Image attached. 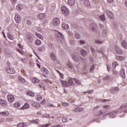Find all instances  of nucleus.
I'll list each match as a JSON object with an SVG mask.
<instances>
[{
  "instance_id": "nucleus-7",
  "label": "nucleus",
  "mask_w": 127,
  "mask_h": 127,
  "mask_svg": "<svg viewBox=\"0 0 127 127\" xmlns=\"http://www.w3.org/2000/svg\"><path fill=\"white\" fill-rule=\"evenodd\" d=\"M67 87H70V86H73L74 82L73 81V79L71 77H70L67 82Z\"/></svg>"
},
{
  "instance_id": "nucleus-59",
  "label": "nucleus",
  "mask_w": 127,
  "mask_h": 127,
  "mask_svg": "<svg viewBox=\"0 0 127 127\" xmlns=\"http://www.w3.org/2000/svg\"><path fill=\"white\" fill-rule=\"evenodd\" d=\"M79 42H80V44L81 45H83L85 44V41L83 40H80Z\"/></svg>"
},
{
  "instance_id": "nucleus-63",
  "label": "nucleus",
  "mask_w": 127,
  "mask_h": 127,
  "mask_svg": "<svg viewBox=\"0 0 127 127\" xmlns=\"http://www.w3.org/2000/svg\"><path fill=\"white\" fill-rule=\"evenodd\" d=\"M45 103H46V101L45 99L43 100V101L41 102V104H42V105H44Z\"/></svg>"
},
{
  "instance_id": "nucleus-31",
  "label": "nucleus",
  "mask_w": 127,
  "mask_h": 127,
  "mask_svg": "<svg viewBox=\"0 0 127 127\" xmlns=\"http://www.w3.org/2000/svg\"><path fill=\"white\" fill-rule=\"evenodd\" d=\"M62 26L64 29H68L69 28V25L66 23H63Z\"/></svg>"
},
{
  "instance_id": "nucleus-55",
  "label": "nucleus",
  "mask_w": 127,
  "mask_h": 127,
  "mask_svg": "<svg viewBox=\"0 0 127 127\" xmlns=\"http://www.w3.org/2000/svg\"><path fill=\"white\" fill-rule=\"evenodd\" d=\"M127 107V103L123 104L121 107H120V110H123L124 108H126Z\"/></svg>"
},
{
  "instance_id": "nucleus-26",
  "label": "nucleus",
  "mask_w": 127,
  "mask_h": 127,
  "mask_svg": "<svg viewBox=\"0 0 127 127\" xmlns=\"http://www.w3.org/2000/svg\"><path fill=\"white\" fill-rule=\"evenodd\" d=\"M18 82H20V83H25V80L23 77L21 76H19L18 78Z\"/></svg>"
},
{
  "instance_id": "nucleus-27",
  "label": "nucleus",
  "mask_w": 127,
  "mask_h": 127,
  "mask_svg": "<svg viewBox=\"0 0 127 127\" xmlns=\"http://www.w3.org/2000/svg\"><path fill=\"white\" fill-rule=\"evenodd\" d=\"M35 35H36V36H37V37H38L40 39H41V40H43V36H42L41 34H40L37 32H36Z\"/></svg>"
},
{
  "instance_id": "nucleus-16",
  "label": "nucleus",
  "mask_w": 127,
  "mask_h": 127,
  "mask_svg": "<svg viewBox=\"0 0 127 127\" xmlns=\"http://www.w3.org/2000/svg\"><path fill=\"white\" fill-rule=\"evenodd\" d=\"M72 58L75 62H79V57L76 55H72Z\"/></svg>"
},
{
  "instance_id": "nucleus-37",
  "label": "nucleus",
  "mask_w": 127,
  "mask_h": 127,
  "mask_svg": "<svg viewBox=\"0 0 127 127\" xmlns=\"http://www.w3.org/2000/svg\"><path fill=\"white\" fill-rule=\"evenodd\" d=\"M18 127H26V124L25 123H20L17 125Z\"/></svg>"
},
{
  "instance_id": "nucleus-53",
  "label": "nucleus",
  "mask_w": 127,
  "mask_h": 127,
  "mask_svg": "<svg viewBox=\"0 0 127 127\" xmlns=\"http://www.w3.org/2000/svg\"><path fill=\"white\" fill-rule=\"evenodd\" d=\"M93 92H94V90H89L88 91H84L83 92V94H87H87H91V93H93Z\"/></svg>"
},
{
  "instance_id": "nucleus-45",
  "label": "nucleus",
  "mask_w": 127,
  "mask_h": 127,
  "mask_svg": "<svg viewBox=\"0 0 127 127\" xmlns=\"http://www.w3.org/2000/svg\"><path fill=\"white\" fill-rule=\"evenodd\" d=\"M118 65H119V64H118V62H113L112 64V67L115 68L117 67V66H118Z\"/></svg>"
},
{
  "instance_id": "nucleus-42",
  "label": "nucleus",
  "mask_w": 127,
  "mask_h": 127,
  "mask_svg": "<svg viewBox=\"0 0 127 127\" xmlns=\"http://www.w3.org/2000/svg\"><path fill=\"white\" fill-rule=\"evenodd\" d=\"M14 107L15 108H19L20 107V103L19 102H15L14 103Z\"/></svg>"
},
{
  "instance_id": "nucleus-9",
  "label": "nucleus",
  "mask_w": 127,
  "mask_h": 127,
  "mask_svg": "<svg viewBox=\"0 0 127 127\" xmlns=\"http://www.w3.org/2000/svg\"><path fill=\"white\" fill-rule=\"evenodd\" d=\"M6 72L9 74H14L15 73V70H14L13 68L9 67L6 68Z\"/></svg>"
},
{
  "instance_id": "nucleus-54",
  "label": "nucleus",
  "mask_w": 127,
  "mask_h": 127,
  "mask_svg": "<svg viewBox=\"0 0 127 127\" xmlns=\"http://www.w3.org/2000/svg\"><path fill=\"white\" fill-rule=\"evenodd\" d=\"M67 67L70 68V69H72L73 68V65L71 64V63H68L67 64Z\"/></svg>"
},
{
  "instance_id": "nucleus-50",
  "label": "nucleus",
  "mask_w": 127,
  "mask_h": 127,
  "mask_svg": "<svg viewBox=\"0 0 127 127\" xmlns=\"http://www.w3.org/2000/svg\"><path fill=\"white\" fill-rule=\"evenodd\" d=\"M119 91V87H115L111 89V92L112 93H115V91Z\"/></svg>"
},
{
  "instance_id": "nucleus-44",
  "label": "nucleus",
  "mask_w": 127,
  "mask_h": 127,
  "mask_svg": "<svg viewBox=\"0 0 127 127\" xmlns=\"http://www.w3.org/2000/svg\"><path fill=\"white\" fill-rule=\"evenodd\" d=\"M35 44H36V45H40V44H41V41H40V40H36L35 42Z\"/></svg>"
},
{
  "instance_id": "nucleus-19",
  "label": "nucleus",
  "mask_w": 127,
  "mask_h": 127,
  "mask_svg": "<svg viewBox=\"0 0 127 127\" xmlns=\"http://www.w3.org/2000/svg\"><path fill=\"white\" fill-rule=\"evenodd\" d=\"M41 71H42L43 74H45V75H47V74L49 73V71H48L47 69L44 67L41 68Z\"/></svg>"
},
{
  "instance_id": "nucleus-4",
  "label": "nucleus",
  "mask_w": 127,
  "mask_h": 127,
  "mask_svg": "<svg viewBox=\"0 0 127 127\" xmlns=\"http://www.w3.org/2000/svg\"><path fill=\"white\" fill-rule=\"evenodd\" d=\"M26 39L29 43H31L33 41V37L29 34L26 35Z\"/></svg>"
},
{
  "instance_id": "nucleus-56",
  "label": "nucleus",
  "mask_w": 127,
  "mask_h": 127,
  "mask_svg": "<svg viewBox=\"0 0 127 127\" xmlns=\"http://www.w3.org/2000/svg\"><path fill=\"white\" fill-rule=\"evenodd\" d=\"M37 100H38V101H41V100H42V96L41 95H38L37 96Z\"/></svg>"
},
{
  "instance_id": "nucleus-21",
  "label": "nucleus",
  "mask_w": 127,
  "mask_h": 127,
  "mask_svg": "<svg viewBox=\"0 0 127 127\" xmlns=\"http://www.w3.org/2000/svg\"><path fill=\"white\" fill-rule=\"evenodd\" d=\"M32 81L33 84H36V83H39L40 82V80L37 77H34Z\"/></svg>"
},
{
  "instance_id": "nucleus-2",
  "label": "nucleus",
  "mask_w": 127,
  "mask_h": 127,
  "mask_svg": "<svg viewBox=\"0 0 127 127\" xmlns=\"http://www.w3.org/2000/svg\"><path fill=\"white\" fill-rule=\"evenodd\" d=\"M62 12L64 15L68 16L69 15V9L65 6H63L61 7Z\"/></svg>"
},
{
  "instance_id": "nucleus-48",
  "label": "nucleus",
  "mask_w": 127,
  "mask_h": 127,
  "mask_svg": "<svg viewBox=\"0 0 127 127\" xmlns=\"http://www.w3.org/2000/svg\"><path fill=\"white\" fill-rule=\"evenodd\" d=\"M111 79V76L110 75H106L104 78H103V80L104 81H108V80H110Z\"/></svg>"
},
{
  "instance_id": "nucleus-11",
  "label": "nucleus",
  "mask_w": 127,
  "mask_h": 127,
  "mask_svg": "<svg viewBox=\"0 0 127 127\" xmlns=\"http://www.w3.org/2000/svg\"><path fill=\"white\" fill-rule=\"evenodd\" d=\"M0 105H1L2 107H6V106H7V102L6 100L0 99Z\"/></svg>"
},
{
  "instance_id": "nucleus-34",
  "label": "nucleus",
  "mask_w": 127,
  "mask_h": 127,
  "mask_svg": "<svg viewBox=\"0 0 127 127\" xmlns=\"http://www.w3.org/2000/svg\"><path fill=\"white\" fill-rule=\"evenodd\" d=\"M38 50L40 51V52H42L45 50V48H44V46H42L38 48Z\"/></svg>"
},
{
  "instance_id": "nucleus-29",
  "label": "nucleus",
  "mask_w": 127,
  "mask_h": 127,
  "mask_svg": "<svg viewBox=\"0 0 127 127\" xmlns=\"http://www.w3.org/2000/svg\"><path fill=\"white\" fill-rule=\"evenodd\" d=\"M72 80L74 81V83L77 85H81V81L76 78H72Z\"/></svg>"
},
{
  "instance_id": "nucleus-3",
  "label": "nucleus",
  "mask_w": 127,
  "mask_h": 127,
  "mask_svg": "<svg viewBox=\"0 0 127 127\" xmlns=\"http://www.w3.org/2000/svg\"><path fill=\"white\" fill-rule=\"evenodd\" d=\"M60 23V19L58 18H55L53 21V24L54 26H57V25H59Z\"/></svg>"
},
{
  "instance_id": "nucleus-14",
  "label": "nucleus",
  "mask_w": 127,
  "mask_h": 127,
  "mask_svg": "<svg viewBox=\"0 0 127 127\" xmlns=\"http://www.w3.org/2000/svg\"><path fill=\"white\" fill-rule=\"evenodd\" d=\"M121 45L123 48L125 49H127V43L126 40L123 41V42L121 43Z\"/></svg>"
},
{
  "instance_id": "nucleus-57",
  "label": "nucleus",
  "mask_w": 127,
  "mask_h": 127,
  "mask_svg": "<svg viewBox=\"0 0 127 127\" xmlns=\"http://www.w3.org/2000/svg\"><path fill=\"white\" fill-rule=\"evenodd\" d=\"M26 23L28 25H31V24H32V22L30 20H27Z\"/></svg>"
},
{
  "instance_id": "nucleus-1",
  "label": "nucleus",
  "mask_w": 127,
  "mask_h": 127,
  "mask_svg": "<svg viewBox=\"0 0 127 127\" xmlns=\"http://www.w3.org/2000/svg\"><path fill=\"white\" fill-rule=\"evenodd\" d=\"M55 37L58 42L63 43V41H64V36H63L62 33L58 32V33L55 34Z\"/></svg>"
},
{
  "instance_id": "nucleus-36",
  "label": "nucleus",
  "mask_w": 127,
  "mask_h": 127,
  "mask_svg": "<svg viewBox=\"0 0 127 127\" xmlns=\"http://www.w3.org/2000/svg\"><path fill=\"white\" fill-rule=\"evenodd\" d=\"M103 36H108V30L104 29L102 32Z\"/></svg>"
},
{
  "instance_id": "nucleus-33",
  "label": "nucleus",
  "mask_w": 127,
  "mask_h": 127,
  "mask_svg": "<svg viewBox=\"0 0 127 127\" xmlns=\"http://www.w3.org/2000/svg\"><path fill=\"white\" fill-rule=\"evenodd\" d=\"M16 7V9H17V10H18L19 11H20V10H22L23 8L22 5L20 4H18Z\"/></svg>"
},
{
  "instance_id": "nucleus-6",
  "label": "nucleus",
  "mask_w": 127,
  "mask_h": 127,
  "mask_svg": "<svg viewBox=\"0 0 127 127\" xmlns=\"http://www.w3.org/2000/svg\"><path fill=\"white\" fill-rule=\"evenodd\" d=\"M115 51L117 54H119L120 55H123V54H124V52L122 51V49L118 47H115Z\"/></svg>"
},
{
  "instance_id": "nucleus-62",
  "label": "nucleus",
  "mask_w": 127,
  "mask_h": 127,
  "mask_svg": "<svg viewBox=\"0 0 127 127\" xmlns=\"http://www.w3.org/2000/svg\"><path fill=\"white\" fill-rule=\"evenodd\" d=\"M18 46L21 49H23V46L22 45H21L20 44H18Z\"/></svg>"
},
{
  "instance_id": "nucleus-58",
  "label": "nucleus",
  "mask_w": 127,
  "mask_h": 127,
  "mask_svg": "<svg viewBox=\"0 0 127 127\" xmlns=\"http://www.w3.org/2000/svg\"><path fill=\"white\" fill-rule=\"evenodd\" d=\"M68 105L69 104L66 102L62 103V106H63L64 107H67V106H68Z\"/></svg>"
},
{
  "instance_id": "nucleus-30",
  "label": "nucleus",
  "mask_w": 127,
  "mask_h": 127,
  "mask_svg": "<svg viewBox=\"0 0 127 127\" xmlns=\"http://www.w3.org/2000/svg\"><path fill=\"white\" fill-rule=\"evenodd\" d=\"M33 107H34V108H37V109H38V108H40V104L37 103L36 102H34L32 104Z\"/></svg>"
},
{
  "instance_id": "nucleus-13",
  "label": "nucleus",
  "mask_w": 127,
  "mask_h": 127,
  "mask_svg": "<svg viewBox=\"0 0 127 127\" xmlns=\"http://www.w3.org/2000/svg\"><path fill=\"white\" fill-rule=\"evenodd\" d=\"M120 75L122 78H126V72L125 71V69H121L120 71Z\"/></svg>"
},
{
  "instance_id": "nucleus-20",
  "label": "nucleus",
  "mask_w": 127,
  "mask_h": 127,
  "mask_svg": "<svg viewBox=\"0 0 127 127\" xmlns=\"http://www.w3.org/2000/svg\"><path fill=\"white\" fill-rule=\"evenodd\" d=\"M46 15L45 13H40L38 15V18H40V19H43V18H45Z\"/></svg>"
},
{
  "instance_id": "nucleus-61",
  "label": "nucleus",
  "mask_w": 127,
  "mask_h": 127,
  "mask_svg": "<svg viewBox=\"0 0 127 127\" xmlns=\"http://www.w3.org/2000/svg\"><path fill=\"white\" fill-rule=\"evenodd\" d=\"M62 122H63V123H66V122H67V119H66L65 117H64L62 119Z\"/></svg>"
},
{
  "instance_id": "nucleus-38",
  "label": "nucleus",
  "mask_w": 127,
  "mask_h": 127,
  "mask_svg": "<svg viewBox=\"0 0 127 127\" xmlns=\"http://www.w3.org/2000/svg\"><path fill=\"white\" fill-rule=\"evenodd\" d=\"M84 4L86 5V6H90V1L89 0H85L84 1Z\"/></svg>"
},
{
  "instance_id": "nucleus-18",
  "label": "nucleus",
  "mask_w": 127,
  "mask_h": 127,
  "mask_svg": "<svg viewBox=\"0 0 127 127\" xmlns=\"http://www.w3.org/2000/svg\"><path fill=\"white\" fill-rule=\"evenodd\" d=\"M0 115L1 116H3L4 117H7L8 116H9V113L8 111H4L2 112H0Z\"/></svg>"
},
{
  "instance_id": "nucleus-47",
  "label": "nucleus",
  "mask_w": 127,
  "mask_h": 127,
  "mask_svg": "<svg viewBox=\"0 0 127 127\" xmlns=\"http://www.w3.org/2000/svg\"><path fill=\"white\" fill-rule=\"evenodd\" d=\"M100 18L102 21H105V20H106V17H105V15H101L100 16Z\"/></svg>"
},
{
  "instance_id": "nucleus-17",
  "label": "nucleus",
  "mask_w": 127,
  "mask_h": 127,
  "mask_svg": "<svg viewBox=\"0 0 127 127\" xmlns=\"http://www.w3.org/2000/svg\"><path fill=\"white\" fill-rule=\"evenodd\" d=\"M80 53H81L82 56H83V57H86V56H87V55H88V53H87V51H86L83 49L81 50Z\"/></svg>"
},
{
  "instance_id": "nucleus-10",
  "label": "nucleus",
  "mask_w": 127,
  "mask_h": 127,
  "mask_svg": "<svg viewBox=\"0 0 127 127\" xmlns=\"http://www.w3.org/2000/svg\"><path fill=\"white\" fill-rule=\"evenodd\" d=\"M7 100L9 103H12L14 101V96L12 95H8Z\"/></svg>"
},
{
  "instance_id": "nucleus-32",
  "label": "nucleus",
  "mask_w": 127,
  "mask_h": 127,
  "mask_svg": "<svg viewBox=\"0 0 127 127\" xmlns=\"http://www.w3.org/2000/svg\"><path fill=\"white\" fill-rule=\"evenodd\" d=\"M116 59L117 60H118L119 61H123V60H125V57L123 56H116Z\"/></svg>"
},
{
  "instance_id": "nucleus-35",
  "label": "nucleus",
  "mask_w": 127,
  "mask_h": 127,
  "mask_svg": "<svg viewBox=\"0 0 127 127\" xmlns=\"http://www.w3.org/2000/svg\"><path fill=\"white\" fill-rule=\"evenodd\" d=\"M27 95L31 97H34V93L30 91H27Z\"/></svg>"
},
{
  "instance_id": "nucleus-12",
  "label": "nucleus",
  "mask_w": 127,
  "mask_h": 127,
  "mask_svg": "<svg viewBox=\"0 0 127 127\" xmlns=\"http://www.w3.org/2000/svg\"><path fill=\"white\" fill-rule=\"evenodd\" d=\"M50 57L51 59H52L53 61H56V60H57V58H56V56L55 55V54L54 53H52L50 55Z\"/></svg>"
},
{
  "instance_id": "nucleus-23",
  "label": "nucleus",
  "mask_w": 127,
  "mask_h": 127,
  "mask_svg": "<svg viewBox=\"0 0 127 127\" xmlns=\"http://www.w3.org/2000/svg\"><path fill=\"white\" fill-rule=\"evenodd\" d=\"M109 115L110 118H115L117 116V112H112L108 114Z\"/></svg>"
},
{
  "instance_id": "nucleus-52",
  "label": "nucleus",
  "mask_w": 127,
  "mask_h": 127,
  "mask_svg": "<svg viewBox=\"0 0 127 127\" xmlns=\"http://www.w3.org/2000/svg\"><path fill=\"white\" fill-rule=\"evenodd\" d=\"M103 109H106V110H109L110 108H111V106L110 105H104L103 106Z\"/></svg>"
},
{
  "instance_id": "nucleus-28",
  "label": "nucleus",
  "mask_w": 127,
  "mask_h": 127,
  "mask_svg": "<svg viewBox=\"0 0 127 127\" xmlns=\"http://www.w3.org/2000/svg\"><path fill=\"white\" fill-rule=\"evenodd\" d=\"M75 113H80L83 112V108H76L74 110Z\"/></svg>"
},
{
  "instance_id": "nucleus-24",
  "label": "nucleus",
  "mask_w": 127,
  "mask_h": 127,
  "mask_svg": "<svg viewBox=\"0 0 127 127\" xmlns=\"http://www.w3.org/2000/svg\"><path fill=\"white\" fill-rule=\"evenodd\" d=\"M60 82L63 87H68L67 84V81L65 80H61Z\"/></svg>"
},
{
  "instance_id": "nucleus-41",
  "label": "nucleus",
  "mask_w": 127,
  "mask_h": 127,
  "mask_svg": "<svg viewBox=\"0 0 127 127\" xmlns=\"http://www.w3.org/2000/svg\"><path fill=\"white\" fill-rule=\"evenodd\" d=\"M75 37L76 39H81V35H80V34H79L78 33H75Z\"/></svg>"
},
{
  "instance_id": "nucleus-64",
  "label": "nucleus",
  "mask_w": 127,
  "mask_h": 127,
  "mask_svg": "<svg viewBox=\"0 0 127 127\" xmlns=\"http://www.w3.org/2000/svg\"><path fill=\"white\" fill-rule=\"evenodd\" d=\"M41 127H48L49 125H48V124L42 125Z\"/></svg>"
},
{
  "instance_id": "nucleus-25",
  "label": "nucleus",
  "mask_w": 127,
  "mask_h": 127,
  "mask_svg": "<svg viewBox=\"0 0 127 127\" xmlns=\"http://www.w3.org/2000/svg\"><path fill=\"white\" fill-rule=\"evenodd\" d=\"M29 108V104L27 103H25L23 106L21 107V110H24V109H28Z\"/></svg>"
},
{
  "instance_id": "nucleus-46",
  "label": "nucleus",
  "mask_w": 127,
  "mask_h": 127,
  "mask_svg": "<svg viewBox=\"0 0 127 127\" xmlns=\"http://www.w3.org/2000/svg\"><path fill=\"white\" fill-rule=\"evenodd\" d=\"M38 9H39V10H43V9H44V8L43 7V5H42V4H39L38 6Z\"/></svg>"
},
{
  "instance_id": "nucleus-39",
  "label": "nucleus",
  "mask_w": 127,
  "mask_h": 127,
  "mask_svg": "<svg viewBox=\"0 0 127 127\" xmlns=\"http://www.w3.org/2000/svg\"><path fill=\"white\" fill-rule=\"evenodd\" d=\"M39 87L41 88V89H45V84L43 83H40L39 84Z\"/></svg>"
},
{
  "instance_id": "nucleus-60",
  "label": "nucleus",
  "mask_w": 127,
  "mask_h": 127,
  "mask_svg": "<svg viewBox=\"0 0 127 127\" xmlns=\"http://www.w3.org/2000/svg\"><path fill=\"white\" fill-rule=\"evenodd\" d=\"M95 43H97V44H102L103 43V42H101L99 40L95 41Z\"/></svg>"
},
{
  "instance_id": "nucleus-15",
  "label": "nucleus",
  "mask_w": 127,
  "mask_h": 127,
  "mask_svg": "<svg viewBox=\"0 0 127 127\" xmlns=\"http://www.w3.org/2000/svg\"><path fill=\"white\" fill-rule=\"evenodd\" d=\"M14 19L16 23H19L20 22V16L18 14L15 15Z\"/></svg>"
},
{
  "instance_id": "nucleus-22",
  "label": "nucleus",
  "mask_w": 127,
  "mask_h": 127,
  "mask_svg": "<svg viewBox=\"0 0 127 127\" xmlns=\"http://www.w3.org/2000/svg\"><path fill=\"white\" fill-rule=\"evenodd\" d=\"M68 3L70 6H73L75 4V0H68Z\"/></svg>"
},
{
  "instance_id": "nucleus-40",
  "label": "nucleus",
  "mask_w": 127,
  "mask_h": 127,
  "mask_svg": "<svg viewBox=\"0 0 127 127\" xmlns=\"http://www.w3.org/2000/svg\"><path fill=\"white\" fill-rule=\"evenodd\" d=\"M31 124H39V120L36 119L31 121Z\"/></svg>"
},
{
  "instance_id": "nucleus-5",
  "label": "nucleus",
  "mask_w": 127,
  "mask_h": 127,
  "mask_svg": "<svg viewBox=\"0 0 127 127\" xmlns=\"http://www.w3.org/2000/svg\"><path fill=\"white\" fill-rule=\"evenodd\" d=\"M90 27L93 31L96 32L98 29V26L95 23H91L90 24Z\"/></svg>"
},
{
  "instance_id": "nucleus-8",
  "label": "nucleus",
  "mask_w": 127,
  "mask_h": 127,
  "mask_svg": "<svg viewBox=\"0 0 127 127\" xmlns=\"http://www.w3.org/2000/svg\"><path fill=\"white\" fill-rule=\"evenodd\" d=\"M107 14L108 15L109 18L110 19H115V15L111 12V11H107Z\"/></svg>"
},
{
  "instance_id": "nucleus-49",
  "label": "nucleus",
  "mask_w": 127,
  "mask_h": 127,
  "mask_svg": "<svg viewBox=\"0 0 127 127\" xmlns=\"http://www.w3.org/2000/svg\"><path fill=\"white\" fill-rule=\"evenodd\" d=\"M7 37H8V38L10 40H13V37L12 35H11L10 34L8 33Z\"/></svg>"
},
{
  "instance_id": "nucleus-51",
  "label": "nucleus",
  "mask_w": 127,
  "mask_h": 127,
  "mask_svg": "<svg viewBox=\"0 0 127 127\" xmlns=\"http://www.w3.org/2000/svg\"><path fill=\"white\" fill-rule=\"evenodd\" d=\"M94 68H95V64H92L90 66V72H92V71H94Z\"/></svg>"
},
{
  "instance_id": "nucleus-43",
  "label": "nucleus",
  "mask_w": 127,
  "mask_h": 127,
  "mask_svg": "<svg viewBox=\"0 0 127 127\" xmlns=\"http://www.w3.org/2000/svg\"><path fill=\"white\" fill-rule=\"evenodd\" d=\"M16 51H17V52L20 53V54H21V55H23V54H24V52H23V50H20L19 49H16Z\"/></svg>"
}]
</instances>
